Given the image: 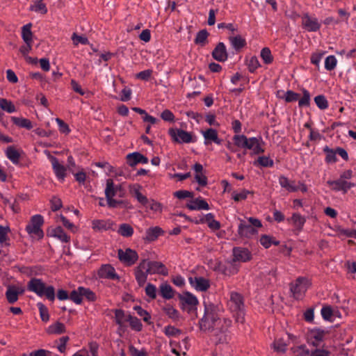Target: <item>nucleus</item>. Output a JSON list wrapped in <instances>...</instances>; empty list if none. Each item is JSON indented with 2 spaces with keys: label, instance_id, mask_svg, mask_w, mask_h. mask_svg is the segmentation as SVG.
<instances>
[{
  "label": "nucleus",
  "instance_id": "1",
  "mask_svg": "<svg viewBox=\"0 0 356 356\" xmlns=\"http://www.w3.org/2000/svg\"><path fill=\"white\" fill-rule=\"evenodd\" d=\"M231 324V320L222 317L218 306L204 302V315L199 321L201 331L216 337L218 343H227L228 337L226 332Z\"/></svg>",
  "mask_w": 356,
  "mask_h": 356
},
{
  "label": "nucleus",
  "instance_id": "2",
  "mask_svg": "<svg viewBox=\"0 0 356 356\" xmlns=\"http://www.w3.org/2000/svg\"><path fill=\"white\" fill-rule=\"evenodd\" d=\"M107 205L109 208H118L119 207L129 208V202L127 200L114 199V197H124L126 194L122 184H115L112 179H106L104 191Z\"/></svg>",
  "mask_w": 356,
  "mask_h": 356
},
{
  "label": "nucleus",
  "instance_id": "3",
  "mask_svg": "<svg viewBox=\"0 0 356 356\" xmlns=\"http://www.w3.org/2000/svg\"><path fill=\"white\" fill-rule=\"evenodd\" d=\"M27 289L40 297L45 296L51 302L55 300V288L51 285H47L41 279L35 277L31 279L27 284Z\"/></svg>",
  "mask_w": 356,
  "mask_h": 356
},
{
  "label": "nucleus",
  "instance_id": "4",
  "mask_svg": "<svg viewBox=\"0 0 356 356\" xmlns=\"http://www.w3.org/2000/svg\"><path fill=\"white\" fill-rule=\"evenodd\" d=\"M239 220L240 223L238 227V234L241 237H251L252 235L257 233L256 228L262 226L261 221L255 218H248V222L243 219Z\"/></svg>",
  "mask_w": 356,
  "mask_h": 356
},
{
  "label": "nucleus",
  "instance_id": "5",
  "mask_svg": "<svg viewBox=\"0 0 356 356\" xmlns=\"http://www.w3.org/2000/svg\"><path fill=\"white\" fill-rule=\"evenodd\" d=\"M43 224V217L40 214L34 215L31 218L25 229L31 238L40 240L44 237V232L41 228Z\"/></svg>",
  "mask_w": 356,
  "mask_h": 356
},
{
  "label": "nucleus",
  "instance_id": "6",
  "mask_svg": "<svg viewBox=\"0 0 356 356\" xmlns=\"http://www.w3.org/2000/svg\"><path fill=\"white\" fill-rule=\"evenodd\" d=\"M311 285L312 282L308 278L305 277H298L294 282H291L289 284L293 297L296 300L302 298Z\"/></svg>",
  "mask_w": 356,
  "mask_h": 356
},
{
  "label": "nucleus",
  "instance_id": "7",
  "mask_svg": "<svg viewBox=\"0 0 356 356\" xmlns=\"http://www.w3.org/2000/svg\"><path fill=\"white\" fill-rule=\"evenodd\" d=\"M178 298L180 300L181 309L187 311L188 313L195 312L197 314V305L199 302L194 295L186 291L182 294H179Z\"/></svg>",
  "mask_w": 356,
  "mask_h": 356
},
{
  "label": "nucleus",
  "instance_id": "8",
  "mask_svg": "<svg viewBox=\"0 0 356 356\" xmlns=\"http://www.w3.org/2000/svg\"><path fill=\"white\" fill-rule=\"evenodd\" d=\"M168 134L174 142L177 143H189L195 142L191 133L181 129L170 128L168 130Z\"/></svg>",
  "mask_w": 356,
  "mask_h": 356
},
{
  "label": "nucleus",
  "instance_id": "9",
  "mask_svg": "<svg viewBox=\"0 0 356 356\" xmlns=\"http://www.w3.org/2000/svg\"><path fill=\"white\" fill-rule=\"evenodd\" d=\"M118 255L120 261L129 266L134 265L138 259L136 251L131 248H127L124 251L119 249Z\"/></svg>",
  "mask_w": 356,
  "mask_h": 356
},
{
  "label": "nucleus",
  "instance_id": "10",
  "mask_svg": "<svg viewBox=\"0 0 356 356\" xmlns=\"http://www.w3.org/2000/svg\"><path fill=\"white\" fill-rule=\"evenodd\" d=\"M99 278L111 280H118L119 275L116 273L115 268L111 264H102L97 271Z\"/></svg>",
  "mask_w": 356,
  "mask_h": 356
},
{
  "label": "nucleus",
  "instance_id": "11",
  "mask_svg": "<svg viewBox=\"0 0 356 356\" xmlns=\"http://www.w3.org/2000/svg\"><path fill=\"white\" fill-rule=\"evenodd\" d=\"M147 273L149 274H160L162 275H168V270L165 265L160 261H148L146 259Z\"/></svg>",
  "mask_w": 356,
  "mask_h": 356
},
{
  "label": "nucleus",
  "instance_id": "12",
  "mask_svg": "<svg viewBox=\"0 0 356 356\" xmlns=\"http://www.w3.org/2000/svg\"><path fill=\"white\" fill-rule=\"evenodd\" d=\"M244 144V148L252 149L254 154H259L264 152V149L261 147V144H264V142L261 137L259 138L255 137L247 138V140Z\"/></svg>",
  "mask_w": 356,
  "mask_h": 356
},
{
  "label": "nucleus",
  "instance_id": "13",
  "mask_svg": "<svg viewBox=\"0 0 356 356\" xmlns=\"http://www.w3.org/2000/svg\"><path fill=\"white\" fill-rule=\"evenodd\" d=\"M233 259L236 261L247 262L252 259V254L248 249L242 247L233 248Z\"/></svg>",
  "mask_w": 356,
  "mask_h": 356
},
{
  "label": "nucleus",
  "instance_id": "14",
  "mask_svg": "<svg viewBox=\"0 0 356 356\" xmlns=\"http://www.w3.org/2000/svg\"><path fill=\"white\" fill-rule=\"evenodd\" d=\"M218 268L222 274L228 276L236 274L239 269V266L233 259L231 261H226L225 264L219 263Z\"/></svg>",
  "mask_w": 356,
  "mask_h": 356
},
{
  "label": "nucleus",
  "instance_id": "15",
  "mask_svg": "<svg viewBox=\"0 0 356 356\" xmlns=\"http://www.w3.org/2000/svg\"><path fill=\"white\" fill-rule=\"evenodd\" d=\"M148 274L146 269V259H142L135 271L136 279L140 286L145 283Z\"/></svg>",
  "mask_w": 356,
  "mask_h": 356
},
{
  "label": "nucleus",
  "instance_id": "16",
  "mask_svg": "<svg viewBox=\"0 0 356 356\" xmlns=\"http://www.w3.org/2000/svg\"><path fill=\"white\" fill-rule=\"evenodd\" d=\"M24 289L22 288L17 287L15 285H9L6 292V298L10 304H13L18 300L19 295H22Z\"/></svg>",
  "mask_w": 356,
  "mask_h": 356
},
{
  "label": "nucleus",
  "instance_id": "17",
  "mask_svg": "<svg viewBox=\"0 0 356 356\" xmlns=\"http://www.w3.org/2000/svg\"><path fill=\"white\" fill-rule=\"evenodd\" d=\"M212 57L217 61L225 62L228 58V53L225 44L218 42L211 53Z\"/></svg>",
  "mask_w": 356,
  "mask_h": 356
},
{
  "label": "nucleus",
  "instance_id": "18",
  "mask_svg": "<svg viewBox=\"0 0 356 356\" xmlns=\"http://www.w3.org/2000/svg\"><path fill=\"white\" fill-rule=\"evenodd\" d=\"M190 284L199 291H206L210 287L209 280L203 277H194L189 278Z\"/></svg>",
  "mask_w": 356,
  "mask_h": 356
},
{
  "label": "nucleus",
  "instance_id": "19",
  "mask_svg": "<svg viewBox=\"0 0 356 356\" xmlns=\"http://www.w3.org/2000/svg\"><path fill=\"white\" fill-rule=\"evenodd\" d=\"M47 235L57 238L63 243H68L70 240V237L64 232L60 226L49 228L47 231Z\"/></svg>",
  "mask_w": 356,
  "mask_h": 356
},
{
  "label": "nucleus",
  "instance_id": "20",
  "mask_svg": "<svg viewBox=\"0 0 356 356\" xmlns=\"http://www.w3.org/2000/svg\"><path fill=\"white\" fill-rule=\"evenodd\" d=\"M126 160L127 164L131 167H134L138 163L145 164L148 163V159L138 152L127 154Z\"/></svg>",
  "mask_w": 356,
  "mask_h": 356
},
{
  "label": "nucleus",
  "instance_id": "21",
  "mask_svg": "<svg viewBox=\"0 0 356 356\" xmlns=\"http://www.w3.org/2000/svg\"><path fill=\"white\" fill-rule=\"evenodd\" d=\"M302 24L308 31H317L321 27V24L318 23L317 19L311 18L308 14H305L302 17Z\"/></svg>",
  "mask_w": 356,
  "mask_h": 356
},
{
  "label": "nucleus",
  "instance_id": "22",
  "mask_svg": "<svg viewBox=\"0 0 356 356\" xmlns=\"http://www.w3.org/2000/svg\"><path fill=\"white\" fill-rule=\"evenodd\" d=\"M164 231L158 226L149 227L146 230L143 240L147 242L156 241L160 236L163 235Z\"/></svg>",
  "mask_w": 356,
  "mask_h": 356
},
{
  "label": "nucleus",
  "instance_id": "23",
  "mask_svg": "<svg viewBox=\"0 0 356 356\" xmlns=\"http://www.w3.org/2000/svg\"><path fill=\"white\" fill-rule=\"evenodd\" d=\"M229 306L232 311L244 308L243 298L237 292H232L230 294Z\"/></svg>",
  "mask_w": 356,
  "mask_h": 356
},
{
  "label": "nucleus",
  "instance_id": "24",
  "mask_svg": "<svg viewBox=\"0 0 356 356\" xmlns=\"http://www.w3.org/2000/svg\"><path fill=\"white\" fill-rule=\"evenodd\" d=\"M203 136L205 139L204 144L209 145L211 142H213L218 145L221 143V140L219 139L218 136V131L212 128H209L204 131H202Z\"/></svg>",
  "mask_w": 356,
  "mask_h": 356
},
{
  "label": "nucleus",
  "instance_id": "25",
  "mask_svg": "<svg viewBox=\"0 0 356 356\" xmlns=\"http://www.w3.org/2000/svg\"><path fill=\"white\" fill-rule=\"evenodd\" d=\"M51 161L53 166L54 171L56 177L59 179L63 180L65 177L66 168L64 165L59 163L58 159L56 157L51 156Z\"/></svg>",
  "mask_w": 356,
  "mask_h": 356
},
{
  "label": "nucleus",
  "instance_id": "26",
  "mask_svg": "<svg viewBox=\"0 0 356 356\" xmlns=\"http://www.w3.org/2000/svg\"><path fill=\"white\" fill-rule=\"evenodd\" d=\"M140 188L141 186L139 184L130 185L129 191L140 204L144 206H147L149 203L148 199L140 192Z\"/></svg>",
  "mask_w": 356,
  "mask_h": 356
},
{
  "label": "nucleus",
  "instance_id": "27",
  "mask_svg": "<svg viewBox=\"0 0 356 356\" xmlns=\"http://www.w3.org/2000/svg\"><path fill=\"white\" fill-rule=\"evenodd\" d=\"M186 207L190 210H209V204L201 197H197L191 202L190 204H186Z\"/></svg>",
  "mask_w": 356,
  "mask_h": 356
},
{
  "label": "nucleus",
  "instance_id": "28",
  "mask_svg": "<svg viewBox=\"0 0 356 356\" xmlns=\"http://www.w3.org/2000/svg\"><path fill=\"white\" fill-rule=\"evenodd\" d=\"M229 41L230 42L232 47L236 51H239L247 44L245 39L240 35H237L236 36H229Z\"/></svg>",
  "mask_w": 356,
  "mask_h": 356
},
{
  "label": "nucleus",
  "instance_id": "29",
  "mask_svg": "<svg viewBox=\"0 0 356 356\" xmlns=\"http://www.w3.org/2000/svg\"><path fill=\"white\" fill-rule=\"evenodd\" d=\"M327 184L332 186V190L334 191H343L345 194L348 192L347 189V181L339 179L335 181L329 180L327 181Z\"/></svg>",
  "mask_w": 356,
  "mask_h": 356
},
{
  "label": "nucleus",
  "instance_id": "30",
  "mask_svg": "<svg viewBox=\"0 0 356 356\" xmlns=\"http://www.w3.org/2000/svg\"><path fill=\"white\" fill-rule=\"evenodd\" d=\"M327 333V331L320 328H314L308 331L307 337L309 339H314L316 341H323L325 334Z\"/></svg>",
  "mask_w": 356,
  "mask_h": 356
},
{
  "label": "nucleus",
  "instance_id": "31",
  "mask_svg": "<svg viewBox=\"0 0 356 356\" xmlns=\"http://www.w3.org/2000/svg\"><path fill=\"white\" fill-rule=\"evenodd\" d=\"M279 183L282 188H284L289 192H296L299 188L295 185V181H290L287 177L282 175L279 177Z\"/></svg>",
  "mask_w": 356,
  "mask_h": 356
},
{
  "label": "nucleus",
  "instance_id": "32",
  "mask_svg": "<svg viewBox=\"0 0 356 356\" xmlns=\"http://www.w3.org/2000/svg\"><path fill=\"white\" fill-rule=\"evenodd\" d=\"M125 321L129 323L130 327L132 330L136 332H140L143 330V324L140 322V319H138L136 316H133L131 314L127 315L125 318Z\"/></svg>",
  "mask_w": 356,
  "mask_h": 356
},
{
  "label": "nucleus",
  "instance_id": "33",
  "mask_svg": "<svg viewBox=\"0 0 356 356\" xmlns=\"http://www.w3.org/2000/svg\"><path fill=\"white\" fill-rule=\"evenodd\" d=\"M159 293L163 298L170 300L174 297L175 291L169 284L163 283L159 287Z\"/></svg>",
  "mask_w": 356,
  "mask_h": 356
},
{
  "label": "nucleus",
  "instance_id": "34",
  "mask_svg": "<svg viewBox=\"0 0 356 356\" xmlns=\"http://www.w3.org/2000/svg\"><path fill=\"white\" fill-rule=\"evenodd\" d=\"M11 121L13 123L20 128H25L30 130L33 128L32 122L26 118L11 117Z\"/></svg>",
  "mask_w": 356,
  "mask_h": 356
},
{
  "label": "nucleus",
  "instance_id": "35",
  "mask_svg": "<svg viewBox=\"0 0 356 356\" xmlns=\"http://www.w3.org/2000/svg\"><path fill=\"white\" fill-rule=\"evenodd\" d=\"M92 229L95 231H103L111 229L112 223L104 220H94L92 222Z\"/></svg>",
  "mask_w": 356,
  "mask_h": 356
},
{
  "label": "nucleus",
  "instance_id": "36",
  "mask_svg": "<svg viewBox=\"0 0 356 356\" xmlns=\"http://www.w3.org/2000/svg\"><path fill=\"white\" fill-rule=\"evenodd\" d=\"M114 314L115 321L116 324L119 325L118 330H124V327H125L124 322H125L127 315H125L124 312L121 309H115Z\"/></svg>",
  "mask_w": 356,
  "mask_h": 356
},
{
  "label": "nucleus",
  "instance_id": "37",
  "mask_svg": "<svg viewBox=\"0 0 356 356\" xmlns=\"http://www.w3.org/2000/svg\"><path fill=\"white\" fill-rule=\"evenodd\" d=\"M6 155L7 158L13 162V163H19L20 154L15 147L9 146L6 151Z\"/></svg>",
  "mask_w": 356,
  "mask_h": 356
},
{
  "label": "nucleus",
  "instance_id": "38",
  "mask_svg": "<svg viewBox=\"0 0 356 356\" xmlns=\"http://www.w3.org/2000/svg\"><path fill=\"white\" fill-rule=\"evenodd\" d=\"M47 332L49 334H60L65 332V326L60 322H56V323L49 326Z\"/></svg>",
  "mask_w": 356,
  "mask_h": 356
},
{
  "label": "nucleus",
  "instance_id": "39",
  "mask_svg": "<svg viewBox=\"0 0 356 356\" xmlns=\"http://www.w3.org/2000/svg\"><path fill=\"white\" fill-rule=\"evenodd\" d=\"M291 221L294 227H296L298 232L301 231L303 228V226L306 222V219L305 217L302 216L300 213H295L292 215Z\"/></svg>",
  "mask_w": 356,
  "mask_h": 356
},
{
  "label": "nucleus",
  "instance_id": "40",
  "mask_svg": "<svg viewBox=\"0 0 356 356\" xmlns=\"http://www.w3.org/2000/svg\"><path fill=\"white\" fill-rule=\"evenodd\" d=\"M134 309L136 312L138 316L142 317L144 322L148 325L153 324V322L151 321V315L147 310H145L139 305L134 306Z\"/></svg>",
  "mask_w": 356,
  "mask_h": 356
},
{
  "label": "nucleus",
  "instance_id": "41",
  "mask_svg": "<svg viewBox=\"0 0 356 356\" xmlns=\"http://www.w3.org/2000/svg\"><path fill=\"white\" fill-rule=\"evenodd\" d=\"M260 243L265 248H270L272 244L275 245H278L280 244V241H277L273 236L266 234L261 236Z\"/></svg>",
  "mask_w": 356,
  "mask_h": 356
},
{
  "label": "nucleus",
  "instance_id": "42",
  "mask_svg": "<svg viewBox=\"0 0 356 356\" xmlns=\"http://www.w3.org/2000/svg\"><path fill=\"white\" fill-rule=\"evenodd\" d=\"M31 23L24 25L22 29V37L25 43L32 42L33 33Z\"/></svg>",
  "mask_w": 356,
  "mask_h": 356
},
{
  "label": "nucleus",
  "instance_id": "43",
  "mask_svg": "<svg viewBox=\"0 0 356 356\" xmlns=\"http://www.w3.org/2000/svg\"><path fill=\"white\" fill-rule=\"evenodd\" d=\"M162 310L170 318L174 321H177L179 318V312L169 304L164 306Z\"/></svg>",
  "mask_w": 356,
  "mask_h": 356
},
{
  "label": "nucleus",
  "instance_id": "44",
  "mask_svg": "<svg viewBox=\"0 0 356 356\" xmlns=\"http://www.w3.org/2000/svg\"><path fill=\"white\" fill-rule=\"evenodd\" d=\"M323 152L325 153V162L327 163H334L337 161V158L336 156V150L330 148L328 146H325L323 148Z\"/></svg>",
  "mask_w": 356,
  "mask_h": 356
},
{
  "label": "nucleus",
  "instance_id": "45",
  "mask_svg": "<svg viewBox=\"0 0 356 356\" xmlns=\"http://www.w3.org/2000/svg\"><path fill=\"white\" fill-rule=\"evenodd\" d=\"M70 299L76 305H80L83 302L81 286L71 291Z\"/></svg>",
  "mask_w": 356,
  "mask_h": 356
},
{
  "label": "nucleus",
  "instance_id": "46",
  "mask_svg": "<svg viewBox=\"0 0 356 356\" xmlns=\"http://www.w3.org/2000/svg\"><path fill=\"white\" fill-rule=\"evenodd\" d=\"M118 234L124 237H131L134 234V229L129 224L123 223L119 227Z\"/></svg>",
  "mask_w": 356,
  "mask_h": 356
},
{
  "label": "nucleus",
  "instance_id": "47",
  "mask_svg": "<svg viewBox=\"0 0 356 356\" xmlns=\"http://www.w3.org/2000/svg\"><path fill=\"white\" fill-rule=\"evenodd\" d=\"M29 10L42 14H46L47 13V8L46 5L42 3V0H36L33 5L30 6Z\"/></svg>",
  "mask_w": 356,
  "mask_h": 356
},
{
  "label": "nucleus",
  "instance_id": "48",
  "mask_svg": "<svg viewBox=\"0 0 356 356\" xmlns=\"http://www.w3.org/2000/svg\"><path fill=\"white\" fill-rule=\"evenodd\" d=\"M0 108L9 113H13L16 111L13 103L10 100L3 98L0 99Z\"/></svg>",
  "mask_w": 356,
  "mask_h": 356
},
{
  "label": "nucleus",
  "instance_id": "49",
  "mask_svg": "<svg viewBox=\"0 0 356 356\" xmlns=\"http://www.w3.org/2000/svg\"><path fill=\"white\" fill-rule=\"evenodd\" d=\"M260 56L262 58L265 64H271L273 61V56L271 54L270 49L268 47H264L260 54Z\"/></svg>",
  "mask_w": 356,
  "mask_h": 356
},
{
  "label": "nucleus",
  "instance_id": "50",
  "mask_svg": "<svg viewBox=\"0 0 356 356\" xmlns=\"http://www.w3.org/2000/svg\"><path fill=\"white\" fill-rule=\"evenodd\" d=\"M208 35L209 33L206 29H202L199 32H197V35L195 38V43L197 44L204 45L207 42Z\"/></svg>",
  "mask_w": 356,
  "mask_h": 356
},
{
  "label": "nucleus",
  "instance_id": "51",
  "mask_svg": "<svg viewBox=\"0 0 356 356\" xmlns=\"http://www.w3.org/2000/svg\"><path fill=\"white\" fill-rule=\"evenodd\" d=\"M37 307L39 309L40 316L42 321L47 322L49 320V314L48 308L42 303H37Z\"/></svg>",
  "mask_w": 356,
  "mask_h": 356
},
{
  "label": "nucleus",
  "instance_id": "52",
  "mask_svg": "<svg viewBox=\"0 0 356 356\" xmlns=\"http://www.w3.org/2000/svg\"><path fill=\"white\" fill-rule=\"evenodd\" d=\"M291 350L296 354V356H311L309 350L305 344L292 348Z\"/></svg>",
  "mask_w": 356,
  "mask_h": 356
},
{
  "label": "nucleus",
  "instance_id": "53",
  "mask_svg": "<svg viewBox=\"0 0 356 356\" xmlns=\"http://www.w3.org/2000/svg\"><path fill=\"white\" fill-rule=\"evenodd\" d=\"M314 102L321 110H325L328 108V102L323 95H319L314 97Z\"/></svg>",
  "mask_w": 356,
  "mask_h": 356
},
{
  "label": "nucleus",
  "instance_id": "54",
  "mask_svg": "<svg viewBox=\"0 0 356 356\" xmlns=\"http://www.w3.org/2000/svg\"><path fill=\"white\" fill-rule=\"evenodd\" d=\"M82 298H85L89 302H95L97 300V296L95 292L89 288L81 286Z\"/></svg>",
  "mask_w": 356,
  "mask_h": 356
},
{
  "label": "nucleus",
  "instance_id": "55",
  "mask_svg": "<svg viewBox=\"0 0 356 356\" xmlns=\"http://www.w3.org/2000/svg\"><path fill=\"white\" fill-rule=\"evenodd\" d=\"M273 346L275 351L284 353L286 350L287 344L283 339H279L274 341Z\"/></svg>",
  "mask_w": 356,
  "mask_h": 356
},
{
  "label": "nucleus",
  "instance_id": "56",
  "mask_svg": "<svg viewBox=\"0 0 356 356\" xmlns=\"http://www.w3.org/2000/svg\"><path fill=\"white\" fill-rule=\"evenodd\" d=\"M303 96L298 101V106L300 107L309 106L310 104V94L308 90H302Z\"/></svg>",
  "mask_w": 356,
  "mask_h": 356
},
{
  "label": "nucleus",
  "instance_id": "57",
  "mask_svg": "<svg viewBox=\"0 0 356 356\" xmlns=\"http://www.w3.org/2000/svg\"><path fill=\"white\" fill-rule=\"evenodd\" d=\"M250 193L252 194L253 192L250 191H248V190L243 189L240 193L234 192L232 193V198H233V200L234 201L239 202L241 200H245L247 198L248 195L250 194Z\"/></svg>",
  "mask_w": 356,
  "mask_h": 356
},
{
  "label": "nucleus",
  "instance_id": "58",
  "mask_svg": "<svg viewBox=\"0 0 356 356\" xmlns=\"http://www.w3.org/2000/svg\"><path fill=\"white\" fill-rule=\"evenodd\" d=\"M261 65L257 56H254L250 58L248 63V70L253 73L254 71L260 67Z\"/></svg>",
  "mask_w": 356,
  "mask_h": 356
},
{
  "label": "nucleus",
  "instance_id": "59",
  "mask_svg": "<svg viewBox=\"0 0 356 356\" xmlns=\"http://www.w3.org/2000/svg\"><path fill=\"white\" fill-rule=\"evenodd\" d=\"M299 97L300 95L298 93L292 90H287L284 94V97L282 98H284L286 102H293L298 100Z\"/></svg>",
  "mask_w": 356,
  "mask_h": 356
},
{
  "label": "nucleus",
  "instance_id": "60",
  "mask_svg": "<svg viewBox=\"0 0 356 356\" xmlns=\"http://www.w3.org/2000/svg\"><path fill=\"white\" fill-rule=\"evenodd\" d=\"M337 65V59L334 56H329L325 60V67L327 70H332Z\"/></svg>",
  "mask_w": 356,
  "mask_h": 356
},
{
  "label": "nucleus",
  "instance_id": "61",
  "mask_svg": "<svg viewBox=\"0 0 356 356\" xmlns=\"http://www.w3.org/2000/svg\"><path fill=\"white\" fill-rule=\"evenodd\" d=\"M72 40L73 42V44L76 46L78 45L79 43L82 44H89L88 39L86 37L79 35L76 33H74L72 34Z\"/></svg>",
  "mask_w": 356,
  "mask_h": 356
},
{
  "label": "nucleus",
  "instance_id": "62",
  "mask_svg": "<svg viewBox=\"0 0 356 356\" xmlns=\"http://www.w3.org/2000/svg\"><path fill=\"white\" fill-rule=\"evenodd\" d=\"M233 140L235 146L244 148L247 137L245 135H235L233 137Z\"/></svg>",
  "mask_w": 356,
  "mask_h": 356
},
{
  "label": "nucleus",
  "instance_id": "63",
  "mask_svg": "<svg viewBox=\"0 0 356 356\" xmlns=\"http://www.w3.org/2000/svg\"><path fill=\"white\" fill-rule=\"evenodd\" d=\"M257 163L262 167H272L274 164L273 161L267 156H259Z\"/></svg>",
  "mask_w": 356,
  "mask_h": 356
},
{
  "label": "nucleus",
  "instance_id": "64",
  "mask_svg": "<svg viewBox=\"0 0 356 356\" xmlns=\"http://www.w3.org/2000/svg\"><path fill=\"white\" fill-rule=\"evenodd\" d=\"M145 293L150 298L155 299L156 297V286L152 284L148 283L145 287Z\"/></svg>",
  "mask_w": 356,
  "mask_h": 356
}]
</instances>
